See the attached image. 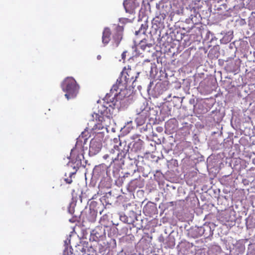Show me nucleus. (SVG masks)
Instances as JSON below:
<instances>
[{"label":"nucleus","mask_w":255,"mask_h":255,"mask_svg":"<svg viewBox=\"0 0 255 255\" xmlns=\"http://www.w3.org/2000/svg\"><path fill=\"white\" fill-rule=\"evenodd\" d=\"M124 27L123 26L117 25L111 31L108 27L104 28L102 35V42L106 45L109 43L112 35L113 45L117 47L120 44L122 38L124 31Z\"/></svg>","instance_id":"1"},{"label":"nucleus","mask_w":255,"mask_h":255,"mask_svg":"<svg viewBox=\"0 0 255 255\" xmlns=\"http://www.w3.org/2000/svg\"><path fill=\"white\" fill-rule=\"evenodd\" d=\"M61 88L66 93L65 97L69 100L77 96L79 92V86L73 77H68L61 83Z\"/></svg>","instance_id":"2"},{"label":"nucleus","mask_w":255,"mask_h":255,"mask_svg":"<svg viewBox=\"0 0 255 255\" xmlns=\"http://www.w3.org/2000/svg\"><path fill=\"white\" fill-rule=\"evenodd\" d=\"M114 144L113 148L110 151V155L111 154H115L116 156H112V159L114 161L122 159L125 157L126 154L128 152L130 146L127 145L126 141L122 142L120 138H115L113 139Z\"/></svg>","instance_id":"3"},{"label":"nucleus","mask_w":255,"mask_h":255,"mask_svg":"<svg viewBox=\"0 0 255 255\" xmlns=\"http://www.w3.org/2000/svg\"><path fill=\"white\" fill-rule=\"evenodd\" d=\"M140 72L137 71L135 69H131L129 66L128 68L125 67L122 71L121 78L118 79V82L120 83L122 81L124 80V85L127 87L128 84H131L132 87H135L134 83L138 77Z\"/></svg>","instance_id":"4"},{"label":"nucleus","mask_w":255,"mask_h":255,"mask_svg":"<svg viewBox=\"0 0 255 255\" xmlns=\"http://www.w3.org/2000/svg\"><path fill=\"white\" fill-rule=\"evenodd\" d=\"M99 108V113L94 114L92 115L93 118L95 119L96 123L92 128L93 130L102 129L104 128H106L108 126L106 123V120L104 118L105 116L108 114V108L104 105H101Z\"/></svg>","instance_id":"5"},{"label":"nucleus","mask_w":255,"mask_h":255,"mask_svg":"<svg viewBox=\"0 0 255 255\" xmlns=\"http://www.w3.org/2000/svg\"><path fill=\"white\" fill-rule=\"evenodd\" d=\"M106 237L105 230L102 226H97L92 230L90 240L98 242Z\"/></svg>","instance_id":"6"},{"label":"nucleus","mask_w":255,"mask_h":255,"mask_svg":"<svg viewBox=\"0 0 255 255\" xmlns=\"http://www.w3.org/2000/svg\"><path fill=\"white\" fill-rule=\"evenodd\" d=\"M102 147V143L100 140L93 138L90 143L89 153L92 155L97 154L100 152Z\"/></svg>","instance_id":"7"},{"label":"nucleus","mask_w":255,"mask_h":255,"mask_svg":"<svg viewBox=\"0 0 255 255\" xmlns=\"http://www.w3.org/2000/svg\"><path fill=\"white\" fill-rule=\"evenodd\" d=\"M147 112V111L144 109L142 110L141 112L137 114L135 121L138 125L141 126L144 124L146 119L148 117Z\"/></svg>","instance_id":"8"},{"label":"nucleus","mask_w":255,"mask_h":255,"mask_svg":"<svg viewBox=\"0 0 255 255\" xmlns=\"http://www.w3.org/2000/svg\"><path fill=\"white\" fill-rule=\"evenodd\" d=\"M126 11L129 13L133 12L136 7L135 0H125L123 3Z\"/></svg>","instance_id":"9"},{"label":"nucleus","mask_w":255,"mask_h":255,"mask_svg":"<svg viewBox=\"0 0 255 255\" xmlns=\"http://www.w3.org/2000/svg\"><path fill=\"white\" fill-rule=\"evenodd\" d=\"M143 143V141L138 138L137 140L133 141V143H130L129 145L131 148V150L136 152L142 149Z\"/></svg>","instance_id":"10"},{"label":"nucleus","mask_w":255,"mask_h":255,"mask_svg":"<svg viewBox=\"0 0 255 255\" xmlns=\"http://www.w3.org/2000/svg\"><path fill=\"white\" fill-rule=\"evenodd\" d=\"M147 27L148 25L146 22H145L144 24H141L139 29L135 30V35H144Z\"/></svg>","instance_id":"11"},{"label":"nucleus","mask_w":255,"mask_h":255,"mask_svg":"<svg viewBox=\"0 0 255 255\" xmlns=\"http://www.w3.org/2000/svg\"><path fill=\"white\" fill-rule=\"evenodd\" d=\"M80 165H79V163H78L76 166H73V168L75 169V171L73 172H70L69 173V176L68 178H65L64 181L68 184H71L72 182V176L75 174L76 172L79 168Z\"/></svg>","instance_id":"12"},{"label":"nucleus","mask_w":255,"mask_h":255,"mask_svg":"<svg viewBox=\"0 0 255 255\" xmlns=\"http://www.w3.org/2000/svg\"><path fill=\"white\" fill-rule=\"evenodd\" d=\"M123 82V81H122L121 82V83H120L119 82H118V80H117L116 84L113 86L111 91L112 92H113V91L117 92L118 90L119 89H120V90H121L123 88V87H124L123 85H122Z\"/></svg>","instance_id":"13"},{"label":"nucleus","mask_w":255,"mask_h":255,"mask_svg":"<svg viewBox=\"0 0 255 255\" xmlns=\"http://www.w3.org/2000/svg\"><path fill=\"white\" fill-rule=\"evenodd\" d=\"M151 46V44H147L145 43V42L143 40H140L139 43V46L142 50H145V48L147 46L150 47Z\"/></svg>","instance_id":"14"},{"label":"nucleus","mask_w":255,"mask_h":255,"mask_svg":"<svg viewBox=\"0 0 255 255\" xmlns=\"http://www.w3.org/2000/svg\"><path fill=\"white\" fill-rule=\"evenodd\" d=\"M149 209V206L146 205L145 206L144 208H143V212L144 213H148V210Z\"/></svg>","instance_id":"15"},{"label":"nucleus","mask_w":255,"mask_h":255,"mask_svg":"<svg viewBox=\"0 0 255 255\" xmlns=\"http://www.w3.org/2000/svg\"><path fill=\"white\" fill-rule=\"evenodd\" d=\"M101 168V167L100 166H97L96 168H95L94 169V172H96L97 171H98V170H100V169Z\"/></svg>","instance_id":"16"},{"label":"nucleus","mask_w":255,"mask_h":255,"mask_svg":"<svg viewBox=\"0 0 255 255\" xmlns=\"http://www.w3.org/2000/svg\"><path fill=\"white\" fill-rule=\"evenodd\" d=\"M113 154H111V155H110H110H109V156H111V157H112V156H113ZM108 156H109V155H105V156H104V157H105V158H107V157Z\"/></svg>","instance_id":"17"},{"label":"nucleus","mask_w":255,"mask_h":255,"mask_svg":"<svg viewBox=\"0 0 255 255\" xmlns=\"http://www.w3.org/2000/svg\"><path fill=\"white\" fill-rule=\"evenodd\" d=\"M122 218H124V220H125V219H127V218H126L125 216H124V217H122Z\"/></svg>","instance_id":"18"},{"label":"nucleus","mask_w":255,"mask_h":255,"mask_svg":"<svg viewBox=\"0 0 255 255\" xmlns=\"http://www.w3.org/2000/svg\"><path fill=\"white\" fill-rule=\"evenodd\" d=\"M124 222L128 223V221L126 220V219H125V220H124Z\"/></svg>","instance_id":"19"},{"label":"nucleus","mask_w":255,"mask_h":255,"mask_svg":"<svg viewBox=\"0 0 255 255\" xmlns=\"http://www.w3.org/2000/svg\"><path fill=\"white\" fill-rule=\"evenodd\" d=\"M152 210H154V207L153 206L152 207Z\"/></svg>","instance_id":"20"},{"label":"nucleus","mask_w":255,"mask_h":255,"mask_svg":"<svg viewBox=\"0 0 255 255\" xmlns=\"http://www.w3.org/2000/svg\"><path fill=\"white\" fill-rule=\"evenodd\" d=\"M117 95V93L115 94L114 96H116Z\"/></svg>","instance_id":"21"},{"label":"nucleus","mask_w":255,"mask_h":255,"mask_svg":"<svg viewBox=\"0 0 255 255\" xmlns=\"http://www.w3.org/2000/svg\"><path fill=\"white\" fill-rule=\"evenodd\" d=\"M123 57L125 56V55H124V53L122 54Z\"/></svg>","instance_id":"22"},{"label":"nucleus","mask_w":255,"mask_h":255,"mask_svg":"<svg viewBox=\"0 0 255 255\" xmlns=\"http://www.w3.org/2000/svg\"><path fill=\"white\" fill-rule=\"evenodd\" d=\"M123 57L125 56V55H124V53L122 54Z\"/></svg>","instance_id":"23"}]
</instances>
